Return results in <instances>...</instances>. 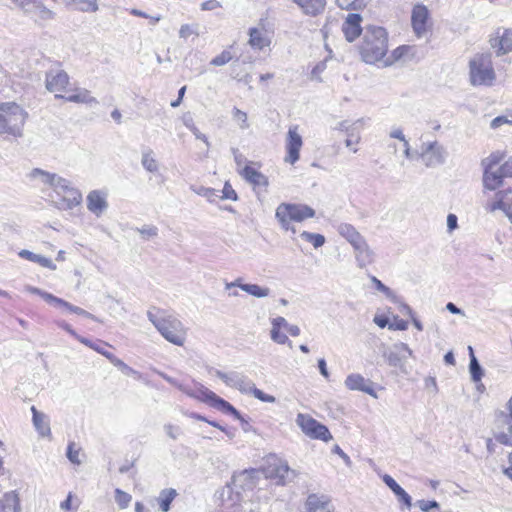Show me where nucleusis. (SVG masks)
Here are the masks:
<instances>
[{
  "label": "nucleus",
  "mask_w": 512,
  "mask_h": 512,
  "mask_svg": "<svg viewBox=\"0 0 512 512\" xmlns=\"http://www.w3.org/2000/svg\"><path fill=\"white\" fill-rule=\"evenodd\" d=\"M107 194L100 190H92L87 195V209L97 217L101 216L108 208Z\"/></svg>",
  "instance_id": "obj_18"
},
{
  "label": "nucleus",
  "mask_w": 512,
  "mask_h": 512,
  "mask_svg": "<svg viewBox=\"0 0 512 512\" xmlns=\"http://www.w3.org/2000/svg\"><path fill=\"white\" fill-rule=\"evenodd\" d=\"M251 394L258 400L266 403H274L276 401V398L272 395L264 393L262 390L256 388L254 386V389L252 390Z\"/></svg>",
  "instance_id": "obj_51"
},
{
  "label": "nucleus",
  "mask_w": 512,
  "mask_h": 512,
  "mask_svg": "<svg viewBox=\"0 0 512 512\" xmlns=\"http://www.w3.org/2000/svg\"><path fill=\"white\" fill-rule=\"evenodd\" d=\"M104 357H106L114 366L118 367L121 371L131 370V367H129L121 359L117 358L112 353H104Z\"/></svg>",
  "instance_id": "obj_53"
},
{
  "label": "nucleus",
  "mask_w": 512,
  "mask_h": 512,
  "mask_svg": "<svg viewBox=\"0 0 512 512\" xmlns=\"http://www.w3.org/2000/svg\"><path fill=\"white\" fill-rule=\"evenodd\" d=\"M338 232L354 248L357 264L360 268L366 267L373 261V251L370 249L364 237L348 223H342L338 227Z\"/></svg>",
  "instance_id": "obj_6"
},
{
  "label": "nucleus",
  "mask_w": 512,
  "mask_h": 512,
  "mask_svg": "<svg viewBox=\"0 0 512 512\" xmlns=\"http://www.w3.org/2000/svg\"><path fill=\"white\" fill-rule=\"evenodd\" d=\"M231 60H232L231 52L228 50H224L219 55L214 57L211 60L210 64L213 66L219 67V66H223V65L227 64Z\"/></svg>",
  "instance_id": "obj_45"
},
{
  "label": "nucleus",
  "mask_w": 512,
  "mask_h": 512,
  "mask_svg": "<svg viewBox=\"0 0 512 512\" xmlns=\"http://www.w3.org/2000/svg\"><path fill=\"white\" fill-rule=\"evenodd\" d=\"M15 5L20 7L26 14L34 12V7L38 0H11Z\"/></svg>",
  "instance_id": "obj_46"
},
{
  "label": "nucleus",
  "mask_w": 512,
  "mask_h": 512,
  "mask_svg": "<svg viewBox=\"0 0 512 512\" xmlns=\"http://www.w3.org/2000/svg\"><path fill=\"white\" fill-rule=\"evenodd\" d=\"M147 317L165 340L176 346L184 345L186 329L177 317L156 307L148 310Z\"/></svg>",
  "instance_id": "obj_1"
},
{
  "label": "nucleus",
  "mask_w": 512,
  "mask_h": 512,
  "mask_svg": "<svg viewBox=\"0 0 512 512\" xmlns=\"http://www.w3.org/2000/svg\"><path fill=\"white\" fill-rule=\"evenodd\" d=\"M276 476L279 478V482L285 484L286 481H290L295 477V472L289 468V466L285 464H280L276 468Z\"/></svg>",
  "instance_id": "obj_39"
},
{
  "label": "nucleus",
  "mask_w": 512,
  "mask_h": 512,
  "mask_svg": "<svg viewBox=\"0 0 512 512\" xmlns=\"http://www.w3.org/2000/svg\"><path fill=\"white\" fill-rule=\"evenodd\" d=\"M260 472L256 469L244 470L233 475L232 480L220 492L222 501L225 496L233 502L241 501V493L252 491L259 480Z\"/></svg>",
  "instance_id": "obj_4"
},
{
  "label": "nucleus",
  "mask_w": 512,
  "mask_h": 512,
  "mask_svg": "<svg viewBox=\"0 0 512 512\" xmlns=\"http://www.w3.org/2000/svg\"><path fill=\"white\" fill-rule=\"evenodd\" d=\"M191 132L194 134V136L197 139L202 140L206 144L207 147L210 146V142L208 141V138L206 137V135L201 133L195 125L191 126Z\"/></svg>",
  "instance_id": "obj_62"
},
{
  "label": "nucleus",
  "mask_w": 512,
  "mask_h": 512,
  "mask_svg": "<svg viewBox=\"0 0 512 512\" xmlns=\"http://www.w3.org/2000/svg\"><path fill=\"white\" fill-rule=\"evenodd\" d=\"M178 493L174 488H165L160 491L157 497L159 509L162 512H168L171 509V503L177 497Z\"/></svg>",
  "instance_id": "obj_31"
},
{
  "label": "nucleus",
  "mask_w": 512,
  "mask_h": 512,
  "mask_svg": "<svg viewBox=\"0 0 512 512\" xmlns=\"http://www.w3.org/2000/svg\"><path fill=\"white\" fill-rule=\"evenodd\" d=\"M19 500L13 492L6 493L0 500V512H18Z\"/></svg>",
  "instance_id": "obj_34"
},
{
  "label": "nucleus",
  "mask_w": 512,
  "mask_h": 512,
  "mask_svg": "<svg viewBox=\"0 0 512 512\" xmlns=\"http://www.w3.org/2000/svg\"><path fill=\"white\" fill-rule=\"evenodd\" d=\"M207 371L209 374L215 375L218 378H220L227 385V381H229V373H224L213 367H208Z\"/></svg>",
  "instance_id": "obj_58"
},
{
  "label": "nucleus",
  "mask_w": 512,
  "mask_h": 512,
  "mask_svg": "<svg viewBox=\"0 0 512 512\" xmlns=\"http://www.w3.org/2000/svg\"><path fill=\"white\" fill-rule=\"evenodd\" d=\"M42 20H50L54 18V12L48 9L41 0H38L34 7V12Z\"/></svg>",
  "instance_id": "obj_41"
},
{
  "label": "nucleus",
  "mask_w": 512,
  "mask_h": 512,
  "mask_svg": "<svg viewBox=\"0 0 512 512\" xmlns=\"http://www.w3.org/2000/svg\"><path fill=\"white\" fill-rule=\"evenodd\" d=\"M69 84L68 74L60 68H51L46 72L45 86L50 92H62Z\"/></svg>",
  "instance_id": "obj_13"
},
{
  "label": "nucleus",
  "mask_w": 512,
  "mask_h": 512,
  "mask_svg": "<svg viewBox=\"0 0 512 512\" xmlns=\"http://www.w3.org/2000/svg\"><path fill=\"white\" fill-rule=\"evenodd\" d=\"M489 42L491 47L496 49L497 56L508 54L512 51V29L497 28Z\"/></svg>",
  "instance_id": "obj_12"
},
{
  "label": "nucleus",
  "mask_w": 512,
  "mask_h": 512,
  "mask_svg": "<svg viewBox=\"0 0 512 512\" xmlns=\"http://www.w3.org/2000/svg\"><path fill=\"white\" fill-rule=\"evenodd\" d=\"M249 44L255 49L262 50L264 47L268 46L269 40L264 36L261 30L253 27L249 29Z\"/></svg>",
  "instance_id": "obj_33"
},
{
  "label": "nucleus",
  "mask_w": 512,
  "mask_h": 512,
  "mask_svg": "<svg viewBox=\"0 0 512 512\" xmlns=\"http://www.w3.org/2000/svg\"><path fill=\"white\" fill-rule=\"evenodd\" d=\"M192 189L196 194L207 198L210 202H213L216 197H219V195H218L219 191L215 190L213 188H207V187L201 186L197 189H195V188H192Z\"/></svg>",
  "instance_id": "obj_44"
},
{
  "label": "nucleus",
  "mask_w": 512,
  "mask_h": 512,
  "mask_svg": "<svg viewBox=\"0 0 512 512\" xmlns=\"http://www.w3.org/2000/svg\"><path fill=\"white\" fill-rule=\"evenodd\" d=\"M345 386L349 390L361 391L370 396L377 397L373 388V382L369 379H365L361 374L353 373L346 377Z\"/></svg>",
  "instance_id": "obj_16"
},
{
  "label": "nucleus",
  "mask_w": 512,
  "mask_h": 512,
  "mask_svg": "<svg viewBox=\"0 0 512 512\" xmlns=\"http://www.w3.org/2000/svg\"><path fill=\"white\" fill-rule=\"evenodd\" d=\"M241 175L246 181L253 184L254 186L266 187L269 184L268 178L264 174L249 165H246L243 168Z\"/></svg>",
  "instance_id": "obj_26"
},
{
  "label": "nucleus",
  "mask_w": 512,
  "mask_h": 512,
  "mask_svg": "<svg viewBox=\"0 0 512 512\" xmlns=\"http://www.w3.org/2000/svg\"><path fill=\"white\" fill-rule=\"evenodd\" d=\"M75 446L74 442L69 443L66 456L71 463L79 465L81 463L79 459V449H75Z\"/></svg>",
  "instance_id": "obj_48"
},
{
  "label": "nucleus",
  "mask_w": 512,
  "mask_h": 512,
  "mask_svg": "<svg viewBox=\"0 0 512 512\" xmlns=\"http://www.w3.org/2000/svg\"><path fill=\"white\" fill-rule=\"evenodd\" d=\"M233 117L235 120L240 122L241 129H247L249 127L247 122V114L238 108L233 109Z\"/></svg>",
  "instance_id": "obj_55"
},
{
  "label": "nucleus",
  "mask_w": 512,
  "mask_h": 512,
  "mask_svg": "<svg viewBox=\"0 0 512 512\" xmlns=\"http://www.w3.org/2000/svg\"><path fill=\"white\" fill-rule=\"evenodd\" d=\"M222 195L219 196L222 199H228L232 201H236L238 199L237 193L231 186L229 182L224 184L223 190L221 191Z\"/></svg>",
  "instance_id": "obj_50"
},
{
  "label": "nucleus",
  "mask_w": 512,
  "mask_h": 512,
  "mask_svg": "<svg viewBox=\"0 0 512 512\" xmlns=\"http://www.w3.org/2000/svg\"><path fill=\"white\" fill-rule=\"evenodd\" d=\"M227 386L235 388L243 394H251L255 384L246 375L238 372H231L229 373Z\"/></svg>",
  "instance_id": "obj_20"
},
{
  "label": "nucleus",
  "mask_w": 512,
  "mask_h": 512,
  "mask_svg": "<svg viewBox=\"0 0 512 512\" xmlns=\"http://www.w3.org/2000/svg\"><path fill=\"white\" fill-rule=\"evenodd\" d=\"M82 202V194L81 192L75 188L72 187L71 189H68L66 194H63L61 196L60 201L58 202V208L63 210H71L77 206H79Z\"/></svg>",
  "instance_id": "obj_24"
},
{
  "label": "nucleus",
  "mask_w": 512,
  "mask_h": 512,
  "mask_svg": "<svg viewBox=\"0 0 512 512\" xmlns=\"http://www.w3.org/2000/svg\"><path fill=\"white\" fill-rule=\"evenodd\" d=\"M270 335H271V339L278 344H285L286 342L289 341L287 335L284 333H281L280 330L276 329V328L271 329Z\"/></svg>",
  "instance_id": "obj_57"
},
{
  "label": "nucleus",
  "mask_w": 512,
  "mask_h": 512,
  "mask_svg": "<svg viewBox=\"0 0 512 512\" xmlns=\"http://www.w3.org/2000/svg\"><path fill=\"white\" fill-rule=\"evenodd\" d=\"M303 141L301 135L297 132V127H290L287 134L286 140V151L287 156L285 162L294 164L300 158V149Z\"/></svg>",
  "instance_id": "obj_15"
},
{
  "label": "nucleus",
  "mask_w": 512,
  "mask_h": 512,
  "mask_svg": "<svg viewBox=\"0 0 512 512\" xmlns=\"http://www.w3.org/2000/svg\"><path fill=\"white\" fill-rule=\"evenodd\" d=\"M507 177L502 172V168L491 169L490 167L484 169L483 185L488 190H496L503 183V178Z\"/></svg>",
  "instance_id": "obj_22"
},
{
  "label": "nucleus",
  "mask_w": 512,
  "mask_h": 512,
  "mask_svg": "<svg viewBox=\"0 0 512 512\" xmlns=\"http://www.w3.org/2000/svg\"><path fill=\"white\" fill-rule=\"evenodd\" d=\"M303 14L316 17L322 14L326 7V0H292Z\"/></svg>",
  "instance_id": "obj_21"
},
{
  "label": "nucleus",
  "mask_w": 512,
  "mask_h": 512,
  "mask_svg": "<svg viewBox=\"0 0 512 512\" xmlns=\"http://www.w3.org/2000/svg\"><path fill=\"white\" fill-rule=\"evenodd\" d=\"M241 290L256 298H264L270 294V289L268 287H261L257 284L241 286Z\"/></svg>",
  "instance_id": "obj_37"
},
{
  "label": "nucleus",
  "mask_w": 512,
  "mask_h": 512,
  "mask_svg": "<svg viewBox=\"0 0 512 512\" xmlns=\"http://www.w3.org/2000/svg\"><path fill=\"white\" fill-rule=\"evenodd\" d=\"M500 161L501 157L498 154H491L488 158L482 161V164L484 166V169L488 167H490L491 169H497L500 167L498 166Z\"/></svg>",
  "instance_id": "obj_52"
},
{
  "label": "nucleus",
  "mask_w": 512,
  "mask_h": 512,
  "mask_svg": "<svg viewBox=\"0 0 512 512\" xmlns=\"http://www.w3.org/2000/svg\"><path fill=\"white\" fill-rule=\"evenodd\" d=\"M141 164L149 172H156L158 170L157 161L152 157L151 150L142 154Z\"/></svg>",
  "instance_id": "obj_40"
},
{
  "label": "nucleus",
  "mask_w": 512,
  "mask_h": 512,
  "mask_svg": "<svg viewBox=\"0 0 512 512\" xmlns=\"http://www.w3.org/2000/svg\"><path fill=\"white\" fill-rule=\"evenodd\" d=\"M35 263L40 264L42 267H46V268H50V269H55V265L53 264L52 260L49 259V258H46V257H44L42 255H38L37 256V259H36Z\"/></svg>",
  "instance_id": "obj_60"
},
{
  "label": "nucleus",
  "mask_w": 512,
  "mask_h": 512,
  "mask_svg": "<svg viewBox=\"0 0 512 512\" xmlns=\"http://www.w3.org/2000/svg\"><path fill=\"white\" fill-rule=\"evenodd\" d=\"M300 237L303 240L311 243L314 248H319V247L323 246L325 243V237L322 234H318V233H311V232L303 231L300 234Z\"/></svg>",
  "instance_id": "obj_38"
},
{
  "label": "nucleus",
  "mask_w": 512,
  "mask_h": 512,
  "mask_svg": "<svg viewBox=\"0 0 512 512\" xmlns=\"http://www.w3.org/2000/svg\"><path fill=\"white\" fill-rule=\"evenodd\" d=\"M306 506L308 512H330L329 502L325 496L319 497L316 494H310Z\"/></svg>",
  "instance_id": "obj_29"
},
{
  "label": "nucleus",
  "mask_w": 512,
  "mask_h": 512,
  "mask_svg": "<svg viewBox=\"0 0 512 512\" xmlns=\"http://www.w3.org/2000/svg\"><path fill=\"white\" fill-rule=\"evenodd\" d=\"M506 409L509 412V418L512 421V395L506 404ZM496 440L503 444L512 446V423L508 425L507 430L495 436Z\"/></svg>",
  "instance_id": "obj_35"
},
{
  "label": "nucleus",
  "mask_w": 512,
  "mask_h": 512,
  "mask_svg": "<svg viewBox=\"0 0 512 512\" xmlns=\"http://www.w3.org/2000/svg\"><path fill=\"white\" fill-rule=\"evenodd\" d=\"M74 2L83 12H95L98 10L97 0H74Z\"/></svg>",
  "instance_id": "obj_43"
},
{
  "label": "nucleus",
  "mask_w": 512,
  "mask_h": 512,
  "mask_svg": "<svg viewBox=\"0 0 512 512\" xmlns=\"http://www.w3.org/2000/svg\"><path fill=\"white\" fill-rule=\"evenodd\" d=\"M315 210L305 204H291L281 203L276 208L275 217L277 218L280 226L284 230H292L295 233V228L290 226V221L301 222L307 218H313Z\"/></svg>",
  "instance_id": "obj_7"
},
{
  "label": "nucleus",
  "mask_w": 512,
  "mask_h": 512,
  "mask_svg": "<svg viewBox=\"0 0 512 512\" xmlns=\"http://www.w3.org/2000/svg\"><path fill=\"white\" fill-rule=\"evenodd\" d=\"M361 22L362 17L358 13H350L346 17L342 25V31L348 42H353L360 36L362 32Z\"/></svg>",
  "instance_id": "obj_19"
},
{
  "label": "nucleus",
  "mask_w": 512,
  "mask_h": 512,
  "mask_svg": "<svg viewBox=\"0 0 512 512\" xmlns=\"http://www.w3.org/2000/svg\"><path fill=\"white\" fill-rule=\"evenodd\" d=\"M500 167L502 168V172L504 174H506V176L511 177L512 176V156Z\"/></svg>",
  "instance_id": "obj_64"
},
{
  "label": "nucleus",
  "mask_w": 512,
  "mask_h": 512,
  "mask_svg": "<svg viewBox=\"0 0 512 512\" xmlns=\"http://www.w3.org/2000/svg\"><path fill=\"white\" fill-rule=\"evenodd\" d=\"M468 350H469V357H470L469 372H470L471 380L476 383L482 379V377L484 375V371H483V368L480 365L478 359L476 358V356L474 354L473 348L471 346H469Z\"/></svg>",
  "instance_id": "obj_32"
},
{
  "label": "nucleus",
  "mask_w": 512,
  "mask_h": 512,
  "mask_svg": "<svg viewBox=\"0 0 512 512\" xmlns=\"http://www.w3.org/2000/svg\"><path fill=\"white\" fill-rule=\"evenodd\" d=\"M360 54L368 64H374L384 58L388 50V34L383 27L369 25L365 27L359 46Z\"/></svg>",
  "instance_id": "obj_2"
},
{
  "label": "nucleus",
  "mask_w": 512,
  "mask_h": 512,
  "mask_svg": "<svg viewBox=\"0 0 512 512\" xmlns=\"http://www.w3.org/2000/svg\"><path fill=\"white\" fill-rule=\"evenodd\" d=\"M272 328H276V329H281L282 327L283 328H287L288 327V322L286 321V319L284 317H281V316H278L276 318H273L272 319Z\"/></svg>",
  "instance_id": "obj_59"
},
{
  "label": "nucleus",
  "mask_w": 512,
  "mask_h": 512,
  "mask_svg": "<svg viewBox=\"0 0 512 512\" xmlns=\"http://www.w3.org/2000/svg\"><path fill=\"white\" fill-rule=\"evenodd\" d=\"M31 177L40 178L44 184L49 185L57 193L58 196L66 194L68 189H71V183L66 178H63L55 173H50L39 168L31 171Z\"/></svg>",
  "instance_id": "obj_11"
},
{
  "label": "nucleus",
  "mask_w": 512,
  "mask_h": 512,
  "mask_svg": "<svg viewBox=\"0 0 512 512\" xmlns=\"http://www.w3.org/2000/svg\"><path fill=\"white\" fill-rule=\"evenodd\" d=\"M336 5L342 10H362L369 0H335Z\"/></svg>",
  "instance_id": "obj_36"
},
{
  "label": "nucleus",
  "mask_w": 512,
  "mask_h": 512,
  "mask_svg": "<svg viewBox=\"0 0 512 512\" xmlns=\"http://www.w3.org/2000/svg\"><path fill=\"white\" fill-rule=\"evenodd\" d=\"M499 204L505 210L507 216L512 222V191L506 194V196L499 202Z\"/></svg>",
  "instance_id": "obj_49"
},
{
  "label": "nucleus",
  "mask_w": 512,
  "mask_h": 512,
  "mask_svg": "<svg viewBox=\"0 0 512 512\" xmlns=\"http://www.w3.org/2000/svg\"><path fill=\"white\" fill-rule=\"evenodd\" d=\"M131 499V495L124 492L123 490L119 488L115 490V501L121 509L127 508L131 502Z\"/></svg>",
  "instance_id": "obj_42"
},
{
  "label": "nucleus",
  "mask_w": 512,
  "mask_h": 512,
  "mask_svg": "<svg viewBox=\"0 0 512 512\" xmlns=\"http://www.w3.org/2000/svg\"><path fill=\"white\" fill-rule=\"evenodd\" d=\"M55 98L65 99L68 102L74 103L98 104L97 99L91 96L90 91H88L87 89H79L76 93L68 96L56 94Z\"/></svg>",
  "instance_id": "obj_27"
},
{
  "label": "nucleus",
  "mask_w": 512,
  "mask_h": 512,
  "mask_svg": "<svg viewBox=\"0 0 512 512\" xmlns=\"http://www.w3.org/2000/svg\"><path fill=\"white\" fill-rule=\"evenodd\" d=\"M211 404H212V406L219 409L223 413L233 415L236 419L240 420L242 422V424H247V421L242 417L240 412L233 405H231L228 401L224 400L223 398L219 397L218 395L216 396V398L213 400V402Z\"/></svg>",
  "instance_id": "obj_30"
},
{
  "label": "nucleus",
  "mask_w": 512,
  "mask_h": 512,
  "mask_svg": "<svg viewBox=\"0 0 512 512\" xmlns=\"http://www.w3.org/2000/svg\"><path fill=\"white\" fill-rule=\"evenodd\" d=\"M31 411L33 413V424L42 437H47L51 435V429L49 425V421L45 414L39 412L34 406H32Z\"/></svg>",
  "instance_id": "obj_28"
},
{
  "label": "nucleus",
  "mask_w": 512,
  "mask_h": 512,
  "mask_svg": "<svg viewBox=\"0 0 512 512\" xmlns=\"http://www.w3.org/2000/svg\"><path fill=\"white\" fill-rule=\"evenodd\" d=\"M193 33H194V31L191 29V27L188 24L182 25L179 30V36H180V38H183V39H187Z\"/></svg>",
  "instance_id": "obj_63"
},
{
  "label": "nucleus",
  "mask_w": 512,
  "mask_h": 512,
  "mask_svg": "<svg viewBox=\"0 0 512 512\" xmlns=\"http://www.w3.org/2000/svg\"><path fill=\"white\" fill-rule=\"evenodd\" d=\"M372 283L375 285V288L384 293L388 298H392L393 300L396 298L393 291L387 287L385 284H383L379 279H377L375 276L371 277Z\"/></svg>",
  "instance_id": "obj_47"
},
{
  "label": "nucleus",
  "mask_w": 512,
  "mask_h": 512,
  "mask_svg": "<svg viewBox=\"0 0 512 512\" xmlns=\"http://www.w3.org/2000/svg\"><path fill=\"white\" fill-rule=\"evenodd\" d=\"M382 480L397 496L400 502H402L407 508L412 506L411 496L395 481L392 476L385 474L382 477Z\"/></svg>",
  "instance_id": "obj_25"
},
{
  "label": "nucleus",
  "mask_w": 512,
  "mask_h": 512,
  "mask_svg": "<svg viewBox=\"0 0 512 512\" xmlns=\"http://www.w3.org/2000/svg\"><path fill=\"white\" fill-rule=\"evenodd\" d=\"M412 350L406 343L399 342L394 344L390 349L383 351V357L389 366L399 369L402 373L407 374L406 362L412 356Z\"/></svg>",
  "instance_id": "obj_9"
},
{
  "label": "nucleus",
  "mask_w": 512,
  "mask_h": 512,
  "mask_svg": "<svg viewBox=\"0 0 512 512\" xmlns=\"http://www.w3.org/2000/svg\"><path fill=\"white\" fill-rule=\"evenodd\" d=\"M470 83L473 86H492L496 79L490 53L476 54L469 61Z\"/></svg>",
  "instance_id": "obj_5"
},
{
  "label": "nucleus",
  "mask_w": 512,
  "mask_h": 512,
  "mask_svg": "<svg viewBox=\"0 0 512 512\" xmlns=\"http://www.w3.org/2000/svg\"><path fill=\"white\" fill-rule=\"evenodd\" d=\"M26 290L32 294H37V295L41 296L46 302H48L56 307L64 308L71 313H75V314L84 316L86 318L96 320V317L93 314H91L90 312H88L78 306H75L61 298H58L51 293L42 291L41 289L32 287V286H27Z\"/></svg>",
  "instance_id": "obj_10"
},
{
  "label": "nucleus",
  "mask_w": 512,
  "mask_h": 512,
  "mask_svg": "<svg viewBox=\"0 0 512 512\" xmlns=\"http://www.w3.org/2000/svg\"><path fill=\"white\" fill-rule=\"evenodd\" d=\"M178 389L190 397L200 399L201 401H209L211 403L217 396L213 391L200 383L196 384L193 390L188 389L185 385H178Z\"/></svg>",
  "instance_id": "obj_23"
},
{
  "label": "nucleus",
  "mask_w": 512,
  "mask_h": 512,
  "mask_svg": "<svg viewBox=\"0 0 512 512\" xmlns=\"http://www.w3.org/2000/svg\"><path fill=\"white\" fill-rule=\"evenodd\" d=\"M428 19V8L422 4L415 5L412 10L411 22L413 30L417 34V36H422L424 33H426Z\"/></svg>",
  "instance_id": "obj_17"
},
{
  "label": "nucleus",
  "mask_w": 512,
  "mask_h": 512,
  "mask_svg": "<svg viewBox=\"0 0 512 512\" xmlns=\"http://www.w3.org/2000/svg\"><path fill=\"white\" fill-rule=\"evenodd\" d=\"M137 230L146 239L155 237L158 234V229L155 226L145 225Z\"/></svg>",
  "instance_id": "obj_56"
},
{
  "label": "nucleus",
  "mask_w": 512,
  "mask_h": 512,
  "mask_svg": "<svg viewBox=\"0 0 512 512\" xmlns=\"http://www.w3.org/2000/svg\"><path fill=\"white\" fill-rule=\"evenodd\" d=\"M26 118L27 112L15 102L0 104V134L21 137Z\"/></svg>",
  "instance_id": "obj_3"
},
{
  "label": "nucleus",
  "mask_w": 512,
  "mask_h": 512,
  "mask_svg": "<svg viewBox=\"0 0 512 512\" xmlns=\"http://www.w3.org/2000/svg\"><path fill=\"white\" fill-rule=\"evenodd\" d=\"M446 151L437 141L428 143L422 150L421 157L427 167H435L443 164Z\"/></svg>",
  "instance_id": "obj_14"
},
{
  "label": "nucleus",
  "mask_w": 512,
  "mask_h": 512,
  "mask_svg": "<svg viewBox=\"0 0 512 512\" xmlns=\"http://www.w3.org/2000/svg\"><path fill=\"white\" fill-rule=\"evenodd\" d=\"M417 506L423 511V512H431L433 509H439V503L435 500L426 501V500H418Z\"/></svg>",
  "instance_id": "obj_54"
},
{
  "label": "nucleus",
  "mask_w": 512,
  "mask_h": 512,
  "mask_svg": "<svg viewBox=\"0 0 512 512\" xmlns=\"http://www.w3.org/2000/svg\"><path fill=\"white\" fill-rule=\"evenodd\" d=\"M220 7V3L217 0H207L201 4V9L205 11L215 10Z\"/></svg>",
  "instance_id": "obj_61"
},
{
  "label": "nucleus",
  "mask_w": 512,
  "mask_h": 512,
  "mask_svg": "<svg viewBox=\"0 0 512 512\" xmlns=\"http://www.w3.org/2000/svg\"><path fill=\"white\" fill-rule=\"evenodd\" d=\"M296 423L310 438L325 442L332 439L329 429L309 415L299 413L296 418Z\"/></svg>",
  "instance_id": "obj_8"
}]
</instances>
